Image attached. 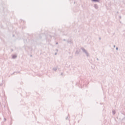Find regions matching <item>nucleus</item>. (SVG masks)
Wrapping results in <instances>:
<instances>
[{
	"instance_id": "nucleus-10",
	"label": "nucleus",
	"mask_w": 125,
	"mask_h": 125,
	"mask_svg": "<svg viewBox=\"0 0 125 125\" xmlns=\"http://www.w3.org/2000/svg\"><path fill=\"white\" fill-rule=\"evenodd\" d=\"M58 42H57V43H56V44H58Z\"/></svg>"
},
{
	"instance_id": "nucleus-7",
	"label": "nucleus",
	"mask_w": 125,
	"mask_h": 125,
	"mask_svg": "<svg viewBox=\"0 0 125 125\" xmlns=\"http://www.w3.org/2000/svg\"><path fill=\"white\" fill-rule=\"evenodd\" d=\"M6 119L4 118V122H6Z\"/></svg>"
},
{
	"instance_id": "nucleus-8",
	"label": "nucleus",
	"mask_w": 125,
	"mask_h": 125,
	"mask_svg": "<svg viewBox=\"0 0 125 125\" xmlns=\"http://www.w3.org/2000/svg\"><path fill=\"white\" fill-rule=\"evenodd\" d=\"M116 50H118V47H116Z\"/></svg>"
},
{
	"instance_id": "nucleus-3",
	"label": "nucleus",
	"mask_w": 125,
	"mask_h": 125,
	"mask_svg": "<svg viewBox=\"0 0 125 125\" xmlns=\"http://www.w3.org/2000/svg\"><path fill=\"white\" fill-rule=\"evenodd\" d=\"M94 6H95V8H96V9H97V8H98V5H97V4H95Z\"/></svg>"
},
{
	"instance_id": "nucleus-9",
	"label": "nucleus",
	"mask_w": 125,
	"mask_h": 125,
	"mask_svg": "<svg viewBox=\"0 0 125 125\" xmlns=\"http://www.w3.org/2000/svg\"><path fill=\"white\" fill-rule=\"evenodd\" d=\"M114 47H116V46H115V45H114Z\"/></svg>"
},
{
	"instance_id": "nucleus-1",
	"label": "nucleus",
	"mask_w": 125,
	"mask_h": 125,
	"mask_svg": "<svg viewBox=\"0 0 125 125\" xmlns=\"http://www.w3.org/2000/svg\"><path fill=\"white\" fill-rule=\"evenodd\" d=\"M82 50L83 52H85V53L86 54V55L87 56H88V53H87L86 51L85 50V49H82Z\"/></svg>"
},
{
	"instance_id": "nucleus-2",
	"label": "nucleus",
	"mask_w": 125,
	"mask_h": 125,
	"mask_svg": "<svg viewBox=\"0 0 125 125\" xmlns=\"http://www.w3.org/2000/svg\"><path fill=\"white\" fill-rule=\"evenodd\" d=\"M65 120L70 121V119L69 118V115L65 118Z\"/></svg>"
},
{
	"instance_id": "nucleus-4",
	"label": "nucleus",
	"mask_w": 125,
	"mask_h": 125,
	"mask_svg": "<svg viewBox=\"0 0 125 125\" xmlns=\"http://www.w3.org/2000/svg\"><path fill=\"white\" fill-rule=\"evenodd\" d=\"M112 114H113V115H115V114H116V111L115 110H112Z\"/></svg>"
},
{
	"instance_id": "nucleus-5",
	"label": "nucleus",
	"mask_w": 125,
	"mask_h": 125,
	"mask_svg": "<svg viewBox=\"0 0 125 125\" xmlns=\"http://www.w3.org/2000/svg\"><path fill=\"white\" fill-rule=\"evenodd\" d=\"M16 57H17V56H16V55H13V56H12V58H13L14 59H15V58H16Z\"/></svg>"
},
{
	"instance_id": "nucleus-6",
	"label": "nucleus",
	"mask_w": 125,
	"mask_h": 125,
	"mask_svg": "<svg viewBox=\"0 0 125 125\" xmlns=\"http://www.w3.org/2000/svg\"><path fill=\"white\" fill-rule=\"evenodd\" d=\"M93 0V1H95V2H99V0Z\"/></svg>"
}]
</instances>
